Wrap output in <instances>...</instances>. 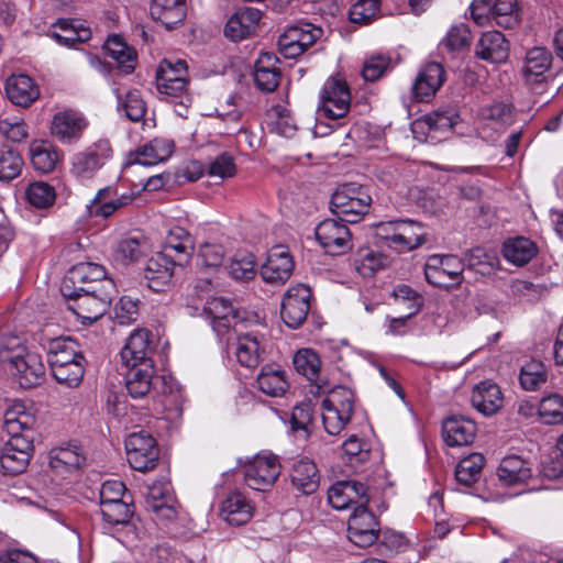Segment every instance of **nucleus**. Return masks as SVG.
I'll list each match as a JSON object with an SVG mask.
<instances>
[{
    "instance_id": "nucleus-16",
    "label": "nucleus",
    "mask_w": 563,
    "mask_h": 563,
    "mask_svg": "<svg viewBox=\"0 0 563 563\" xmlns=\"http://www.w3.org/2000/svg\"><path fill=\"white\" fill-rule=\"evenodd\" d=\"M112 156V148L108 140H99L86 150L74 154L70 172L81 179L91 178Z\"/></svg>"
},
{
    "instance_id": "nucleus-56",
    "label": "nucleus",
    "mask_w": 563,
    "mask_h": 563,
    "mask_svg": "<svg viewBox=\"0 0 563 563\" xmlns=\"http://www.w3.org/2000/svg\"><path fill=\"white\" fill-rule=\"evenodd\" d=\"M492 19L504 29H511L517 25L519 21L517 0H495Z\"/></svg>"
},
{
    "instance_id": "nucleus-31",
    "label": "nucleus",
    "mask_w": 563,
    "mask_h": 563,
    "mask_svg": "<svg viewBox=\"0 0 563 563\" xmlns=\"http://www.w3.org/2000/svg\"><path fill=\"white\" fill-rule=\"evenodd\" d=\"M5 92L15 106L29 107L40 97L38 86L25 74L12 75L7 79Z\"/></svg>"
},
{
    "instance_id": "nucleus-46",
    "label": "nucleus",
    "mask_w": 563,
    "mask_h": 563,
    "mask_svg": "<svg viewBox=\"0 0 563 563\" xmlns=\"http://www.w3.org/2000/svg\"><path fill=\"white\" fill-rule=\"evenodd\" d=\"M111 189L109 187L100 189L91 202L87 206L90 216L108 218L119 208L131 202L132 197L122 195L120 198L107 200Z\"/></svg>"
},
{
    "instance_id": "nucleus-42",
    "label": "nucleus",
    "mask_w": 563,
    "mask_h": 563,
    "mask_svg": "<svg viewBox=\"0 0 563 563\" xmlns=\"http://www.w3.org/2000/svg\"><path fill=\"white\" fill-rule=\"evenodd\" d=\"M460 121V115L454 107L440 108L413 123V128L427 129L431 132H449Z\"/></svg>"
},
{
    "instance_id": "nucleus-10",
    "label": "nucleus",
    "mask_w": 563,
    "mask_h": 563,
    "mask_svg": "<svg viewBox=\"0 0 563 563\" xmlns=\"http://www.w3.org/2000/svg\"><path fill=\"white\" fill-rule=\"evenodd\" d=\"M351 106L350 88L341 77H330L320 91L319 112L328 119L345 117Z\"/></svg>"
},
{
    "instance_id": "nucleus-2",
    "label": "nucleus",
    "mask_w": 563,
    "mask_h": 563,
    "mask_svg": "<svg viewBox=\"0 0 563 563\" xmlns=\"http://www.w3.org/2000/svg\"><path fill=\"white\" fill-rule=\"evenodd\" d=\"M0 362L16 377L23 388L38 385L45 375V365L41 355L29 351L16 338L8 339L1 345Z\"/></svg>"
},
{
    "instance_id": "nucleus-3",
    "label": "nucleus",
    "mask_w": 563,
    "mask_h": 563,
    "mask_svg": "<svg viewBox=\"0 0 563 563\" xmlns=\"http://www.w3.org/2000/svg\"><path fill=\"white\" fill-rule=\"evenodd\" d=\"M188 68L183 59L165 58L156 70V88L167 102L175 106V112L180 118H187L191 97L187 89Z\"/></svg>"
},
{
    "instance_id": "nucleus-52",
    "label": "nucleus",
    "mask_w": 563,
    "mask_h": 563,
    "mask_svg": "<svg viewBox=\"0 0 563 563\" xmlns=\"http://www.w3.org/2000/svg\"><path fill=\"white\" fill-rule=\"evenodd\" d=\"M118 99L119 112H124L125 117L132 122L141 121L146 112V106L139 90H130L123 99L118 89L114 90Z\"/></svg>"
},
{
    "instance_id": "nucleus-13",
    "label": "nucleus",
    "mask_w": 563,
    "mask_h": 563,
    "mask_svg": "<svg viewBox=\"0 0 563 563\" xmlns=\"http://www.w3.org/2000/svg\"><path fill=\"white\" fill-rule=\"evenodd\" d=\"M465 264L456 255L433 254L424 264V276L429 284L448 288L460 283Z\"/></svg>"
},
{
    "instance_id": "nucleus-12",
    "label": "nucleus",
    "mask_w": 563,
    "mask_h": 563,
    "mask_svg": "<svg viewBox=\"0 0 563 563\" xmlns=\"http://www.w3.org/2000/svg\"><path fill=\"white\" fill-rule=\"evenodd\" d=\"M323 34L321 27L300 22L291 25L278 38V48L285 58H296L305 53Z\"/></svg>"
},
{
    "instance_id": "nucleus-21",
    "label": "nucleus",
    "mask_w": 563,
    "mask_h": 563,
    "mask_svg": "<svg viewBox=\"0 0 563 563\" xmlns=\"http://www.w3.org/2000/svg\"><path fill=\"white\" fill-rule=\"evenodd\" d=\"M103 280H112L106 276L103 266L91 262L78 263L65 275L60 292L63 297H71L79 286L96 285L100 287Z\"/></svg>"
},
{
    "instance_id": "nucleus-43",
    "label": "nucleus",
    "mask_w": 563,
    "mask_h": 563,
    "mask_svg": "<svg viewBox=\"0 0 563 563\" xmlns=\"http://www.w3.org/2000/svg\"><path fill=\"white\" fill-rule=\"evenodd\" d=\"M174 142L164 137H156L145 144L137 153L134 163L152 166L170 157Z\"/></svg>"
},
{
    "instance_id": "nucleus-22",
    "label": "nucleus",
    "mask_w": 563,
    "mask_h": 563,
    "mask_svg": "<svg viewBox=\"0 0 563 563\" xmlns=\"http://www.w3.org/2000/svg\"><path fill=\"white\" fill-rule=\"evenodd\" d=\"M294 266L289 250L284 245H275L268 251L260 273L265 283L282 286L292 275Z\"/></svg>"
},
{
    "instance_id": "nucleus-28",
    "label": "nucleus",
    "mask_w": 563,
    "mask_h": 563,
    "mask_svg": "<svg viewBox=\"0 0 563 563\" xmlns=\"http://www.w3.org/2000/svg\"><path fill=\"white\" fill-rule=\"evenodd\" d=\"M477 432L476 423L464 416H452L443 421L442 435L449 446L472 444Z\"/></svg>"
},
{
    "instance_id": "nucleus-41",
    "label": "nucleus",
    "mask_w": 563,
    "mask_h": 563,
    "mask_svg": "<svg viewBox=\"0 0 563 563\" xmlns=\"http://www.w3.org/2000/svg\"><path fill=\"white\" fill-rule=\"evenodd\" d=\"M108 55L117 63L115 69L128 75L134 70L136 53L119 35H110L104 43Z\"/></svg>"
},
{
    "instance_id": "nucleus-40",
    "label": "nucleus",
    "mask_w": 563,
    "mask_h": 563,
    "mask_svg": "<svg viewBox=\"0 0 563 563\" xmlns=\"http://www.w3.org/2000/svg\"><path fill=\"white\" fill-rule=\"evenodd\" d=\"M529 463L518 455H509L501 460L498 468V479L505 486H512L526 483L531 477Z\"/></svg>"
},
{
    "instance_id": "nucleus-26",
    "label": "nucleus",
    "mask_w": 563,
    "mask_h": 563,
    "mask_svg": "<svg viewBox=\"0 0 563 563\" xmlns=\"http://www.w3.org/2000/svg\"><path fill=\"white\" fill-rule=\"evenodd\" d=\"M42 345L46 351L49 368L70 362H86L78 343L69 336L47 339Z\"/></svg>"
},
{
    "instance_id": "nucleus-50",
    "label": "nucleus",
    "mask_w": 563,
    "mask_h": 563,
    "mask_svg": "<svg viewBox=\"0 0 563 563\" xmlns=\"http://www.w3.org/2000/svg\"><path fill=\"white\" fill-rule=\"evenodd\" d=\"M255 256L250 252H238L227 265L228 274L236 279L246 282L252 279L256 274Z\"/></svg>"
},
{
    "instance_id": "nucleus-18",
    "label": "nucleus",
    "mask_w": 563,
    "mask_h": 563,
    "mask_svg": "<svg viewBox=\"0 0 563 563\" xmlns=\"http://www.w3.org/2000/svg\"><path fill=\"white\" fill-rule=\"evenodd\" d=\"M340 219H325L316 228V238L323 250L331 255H341L352 249V234Z\"/></svg>"
},
{
    "instance_id": "nucleus-61",
    "label": "nucleus",
    "mask_w": 563,
    "mask_h": 563,
    "mask_svg": "<svg viewBox=\"0 0 563 563\" xmlns=\"http://www.w3.org/2000/svg\"><path fill=\"white\" fill-rule=\"evenodd\" d=\"M539 416L547 424H556L563 421V397L552 394L542 398L539 405Z\"/></svg>"
},
{
    "instance_id": "nucleus-64",
    "label": "nucleus",
    "mask_w": 563,
    "mask_h": 563,
    "mask_svg": "<svg viewBox=\"0 0 563 563\" xmlns=\"http://www.w3.org/2000/svg\"><path fill=\"white\" fill-rule=\"evenodd\" d=\"M344 455L350 464H358L369 459V445L366 441L352 434L342 444Z\"/></svg>"
},
{
    "instance_id": "nucleus-60",
    "label": "nucleus",
    "mask_w": 563,
    "mask_h": 563,
    "mask_svg": "<svg viewBox=\"0 0 563 563\" xmlns=\"http://www.w3.org/2000/svg\"><path fill=\"white\" fill-rule=\"evenodd\" d=\"M466 266L481 274H489L498 264L495 253H489L483 247H474L465 255Z\"/></svg>"
},
{
    "instance_id": "nucleus-4",
    "label": "nucleus",
    "mask_w": 563,
    "mask_h": 563,
    "mask_svg": "<svg viewBox=\"0 0 563 563\" xmlns=\"http://www.w3.org/2000/svg\"><path fill=\"white\" fill-rule=\"evenodd\" d=\"M115 285L113 280H103L100 287L96 285L79 286L71 297H64L68 301V308L80 319L91 323L97 321L107 311L113 295Z\"/></svg>"
},
{
    "instance_id": "nucleus-36",
    "label": "nucleus",
    "mask_w": 563,
    "mask_h": 563,
    "mask_svg": "<svg viewBox=\"0 0 563 563\" xmlns=\"http://www.w3.org/2000/svg\"><path fill=\"white\" fill-rule=\"evenodd\" d=\"M86 461L80 445L67 443L49 451L48 463L56 472H71L78 470Z\"/></svg>"
},
{
    "instance_id": "nucleus-29",
    "label": "nucleus",
    "mask_w": 563,
    "mask_h": 563,
    "mask_svg": "<svg viewBox=\"0 0 563 563\" xmlns=\"http://www.w3.org/2000/svg\"><path fill=\"white\" fill-rule=\"evenodd\" d=\"M262 19V12L255 8H242L230 16L224 34L231 41H242L252 35Z\"/></svg>"
},
{
    "instance_id": "nucleus-14",
    "label": "nucleus",
    "mask_w": 563,
    "mask_h": 563,
    "mask_svg": "<svg viewBox=\"0 0 563 563\" xmlns=\"http://www.w3.org/2000/svg\"><path fill=\"white\" fill-rule=\"evenodd\" d=\"M328 501L336 510L354 509L373 501V492L357 481H339L328 489Z\"/></svg>"
},
{
    "instance_id": "nucleus-8",
    "label": "nucleus",
    "mask_w": 563,
    "mask_h": 563,
    "mask_svg": "<svg viewBox=\"0 0 563 563\" xmlns=\"http://www.w3.org/2000/svg\"><path fill=\"white\" fill-rule=\"evenodd\" d=\"M205 312L210 319L211 327L219 341H229L243 328V321L238 311H234L229 299L214 297L206 302Z\"/></svg>"
},
{
    "instance_id": "nucleus-20",
    "label": "nucleus",
    "mask_w": 563,
    "mask_h": 563,
    "mask_svg": "<svg viewBox=\"0 0 563 563\" xmlns=\"http://www.w3.org/2000/svg\"><path fill=\"white\" fill-rule=\"evenodd\" d=\"M146 506L161 521H173L178 517L177 501L172 485L165 477L148 486Z\"/></svg>"
},
{
    "instance_id": "nucleus-38",
    "label": "nucleus",
    "mask_w": 563,
    "mask_h": 563,
    "mask_svg": "<svg viewBox=\"0 0 563 563\" xmlns=\"http://www.w3.org/2000/svg\"><path fill=\"white\" fill-rule=\"evenodd\" d=\"M151 15L166 29H173L186 18L185 0H152Z\"/></svg>"
},
{
    "instance_id": "nucleus-58",
    "label": "nucleus",
    "mask_w": 563,
    "mask_h": 563,
    "mask_svg": "<svg viewBox=\"0 0 563 563\" xmlns=\"http://www.w3.org/2000/svg\"><path fill=\"white\" fill-rule=\"evenodd\" d=\"M520 385L526 390H536L547 380V373L543 363L530 361L526 363L519 375Z\"/></svg>"
},
{
    "instance_id": "nucleus-57",
    "label": "nucleus",
    "mask_w": 563,
    "mask_h": 563,
    "mask_svg": "<svg viewBox=\"0 0 563 563\" xmlns=\"http://www.w3.org/2000/svg\"><path fill=\"white\" fill-rule=\"evenodd\" d=\"M26 199L31 206L37 209L51 207L56 199L54 187L44 181H35L27 186Z\"/></svg>"
},
{
    "instance_id": "nucleus-27",
    "label": "nucleus",
    "mask_w": 563,
    "mask_h": 563,
    "mask_svg": "<svg viewBox=\"0 0 563 563\" xmlns=\"http://www.w3.org/2000/svg\"><path fill=\"white\" fill-rule=\"evenodd\" d=\"M552 64V54L544 47H533L529 49L525 57L522 76L528 86L536 89L547 79V73Z\"/></svg>"
},
{
    "instance_id": "nucleus-23",
    "label": "nucleus",
    "mask_w": 563,
    "mask_h": 563,
    "mask_svg": "<svg viewBox=\"0 0 563 563\" xmlns=\"http://www.w3.org/2000/svg\"><path fill=\"white\" fill-rule=\"evenodd\" d=\"M445 80L444 67L435 62L426 64L412 84V97L418 102L429 101L434 97Z\"/></svg>"
},
{
    "instance_id": "nucleus-11",
    "label": "nucleus",
    "mask_w": 563,
    "mask_h": 563,
    "mask_svg": "<svg viewBox=\"0 0 563 563\" xmlns=\"http://www.w3.org/2000/svg\"><path fill=\"white\" fill-rule=\"evenodd\" d=\"M126 459L130 466L139 472L153 470L158 461L155 439L146 431L131 433L125 440Z\"/></svg>"
},
{
    "instance_id": "nucleus-35",
    "label": "nucleus",
    "mask_w": 563,
    "mask_h": 563,
    "mask_svg": "<svg viewBox=\"0 0 563 563\" xmlns=\"http://www.w3.org/2000/svg\"><path fill=\"white\" fill-rule=\"evenodd\" d=\"M290 481L297 492L303 495L313 494L320 482L319 472L313 461L307 457L297 460L291 467Z\"/></svg>"
},
{
    "instance_id": "nucleus-15",
    "label": "nucleus",
    "mask_w": 563,
    "mask_h": 563,
    "mask_svg": "<svg viewBox=\"0 0 563 563\" xmlns=\"http://www.w3.org/2000/svg\"><path fill=\"white\" fill-rule=\"evenodd\" d=\"M264 336L256 332H243V328H239L232 340L221 341L225 344L228 354H234L236 361L244 367L254 368L258 365L262 354Z\"/></svg>"
},
{
    "instance_id": "nucleus-34",
    "label": "nucleus",
    "mask_w": 563,
    "mask_h": 563,
    "mask_svg": "<svg viewBox=\"0 0 563 563\" xmlns=\"http://www.w3.org/2000/svg\"><path fill=\"white\" fill-rule=\"evenodd\" d=\"M254 507L241 492H231L223 499L220 515L229 525L242 526L250 521Z\"/></svg>"
},
{
    "instance_id": "nucleus-32",
    "label": "nucleus",
    "mask_w": 563,
    "mask_h": 563,
    "mask_svg": "<svg viewBox=\"0 0 563 563\" xmlns=\"http://www.w3.org/2000/svg\"><path fill=\"white\" fill-rule=\"evenodd\" d=\"M278 58L274 53H262L255 62L254 81L263 92H273L280 81Z\"/></svg>"
},
{
    "instance_id": "nucleus-48",
    "label": "nucleus",
    "mask_w": 563,
    "mask_h": 563,
    "mask_svg": "<svg viewBox=\"0 0 563 563\" xmlns=\"http://www.w3.org/2000/svg\"><path fill=\"white\" fill-rule=\"evenodd\" d=\"M485 459L481 453H472L462 459L455 468L457 483L471 486L479 479Z\"/></svg>"
},
{
    "instance_id": "nucleus-39",
    "label": "nucleus",
    "mask_w": 563,
    "mask_h": 563,
    "mask_svg": "<svg viewBox=\"0 0 563 563\" xmlns=\"http://www.w3.org/2000/svg\"><path fill=\"white\" fill-rule=\"evenodd\" d=\"M256 384L263 394L271 397L283 396L289 387L285 372L276 364L263 366L257 375Z\"/></svg>"
},
{
    "instance_id": "nucleus-6",
    "label": "nucleus",
    "mask_w": 563,
    "mask_h": 563,
    "mask_svg": "<svg viewBox=\"0 0 563 563\" xmlns=\"http://www.w3.org/2000/svg\"><path fill=\"white\" fill-rule=\"evenodd\" d=\"M355 408L354 393L346 387L336 386L321 402V418L324 431L338 435L351 420Z\"/></svg>"
},
{
    "instance_id": "nucleus-24",
    "label": "nucleus",
    "mask_w": 563,
    "mask_h": 563,
    "mask_svg": "<svg viewBox=\"0 0 563 563\" xmlns=\"http://www.w3.org/2000/svg\"><path fill=\"white\" fill-rule=\"evenodd\" d=\"M175 265L178 263L170 254L156 253L146 263L144 279L150 289L155 292L163 291L169 285Z\"/></svg>"
},
{
    "instance_id": "nucleus-33",
    "label": "nucleus",
    "mask_w": 563,
    "mask_h": 563,
    "mask_svg": "<svg viewBox=\"0 0 563 563\" xmlns=\"http://www.w3.org/2000/svg\"><path fill=\"white\" fill-rule=\"evenodd\" d=\"M471 400L473 407L484 416L495 415L504 402L499 386L490 380L477 384L472 391Z\"/></svg>"
},
{
    "instance_id": "nucleus-49",
    "label": "nucleus",
    "mask_w": 563,
    "mask_h": 563,
    "mask_svg": "<svg viewBox=\"0 0 563 563\" xmlns=\"http://www.w3.org/2000/svg\"><path fill=\"white\" fill-rule=\"evenodd\" d=\"M24 166L18 150L8 145L0 146V181L9 183L20 176Z\"/></svg>"
},
{
    "instance_id": "nucleus-45",
    "label": "nucleus",
    "mask_w": 563,
    "mask_h": 563,
    "mask_svg": "<svg viewBox=\"0 0 563 563\" xmlns=\"http://www.w3.org/2000/svg\"><path fill=\"white\" fill-rule=\"evenodd\" d=\"M537 254L536 244L522 236L509 239L504 243L503 255L505 260L516 266L530 262Z\"/></svg>"
},
{
    "instance_id": "nucleus-30",
    "label": "nucleus",
    "mask_w": 563,
    "mask_h": 563,
    "mask_svg": "<svg viewBox=\"0 0 563 563\" xmlns=\"http://www.w3.org/2000/svg\"><path fill=\"white\" fill-rule=\"evenodd\" d=\"M475 55L489 63H504L509 56V42L498 31L485 32L476 44Z\"/></svg>"
},
{
    "instance_id": "nucleus-47",
    "label": "nucleus",
    "mask_w": 563,
    "mask_h": 563,
    "mask_svg": "<svg viewBox=\"0 0 563 563\" xmlns=\"http://www.w3.org/2000/svg\"><path fill=\"white\" fill-rule=\"evenodd\" d=\"M31 162L34 168L41 173H51L54 170L59 154L57 150L48 142L35 141L30 146Z\"/></svg>"
},
{
    "instance_id": "nucleus-17",
    "label": "nucleus",
    "mask_w": 563,
    "mask_h": 563,
    "mask_svg": "<svg viewBox=\"0 0 563 563\" xmlns=\"http://www.w3.org/2000/svg\"><path fill=\"white\" fill-rule=\"evenodd\" d=\"M347 537L357 547L372 545L379 539L378 521L368 505L354 507L347 521Z\"/></svg>"
},
{
    "instance_id": "nucleus-37",
    "label": "nucleus",
    "mask_w": 563,
    "mask_h": 563,
    "mask_svg": "<svg viewBox=\"0 0 563 563\" xmlns=\"http://www.w3.org/2000/svg\"><path fill=\"white\" fill-rule=\"evenodd\" d=\"M192 250L194 240L185 228L175 225L168 230L162 253L170 254L172 258L181 265L187 262Z\"/></svg>"
},
{
    "instance_id": "nucleus-7",
    "label": "nucleus",
    "mask_w": 563,
    "mask_h": 563,
    "mask_svg": "<svg viewBox=\"0 0 563 563\" xmlns=\"http://www.w3.org/2000/svg\"><path fill=\"white\" fill-rule=\"evenodd\" d=\"M371 202L372 198L364 187L349 184L334 191L330 208L342 222L356 223L366 214Z\"/></svg>"
},
{
    "instance_id": "nucleus-1",
    "label": "nucleus",
    "mask_w": 563,
    "mask_h": 563,
    "mask_svg": "<svg viewBox=\"0 0 563 563\" xmlns=\"http://www.w3.org/2000/svg\"><path fill=\"white\" fill-rule=\"evenodd\" d=\"M153 335L146 329L133 331L120 352L125 367V388L130 397L141 399L152 394L159 396L156 409L162 418L175 421L183 415L184 395L172 376H155Z\"/></svg>"
},
{
    "instance_id": "nucleus-5",
    "label": "nucleus",
    "mask_w": 563,
    "mask_h": 563,
    "mask_svg": "<svg viewBox=\"0 0 563 563\" xmlns=\"http://www.w3.org/2000/svg\"><path fill=\"white\" fill-rule=\"evenodd\" d=\"M375 235L398 253L412 251L427 241L423 227L412 220L379 222L375 225Z\"/></svg>"
},
{
    "instance_id": "nucleus-19",
    "label": "nucleus",
    "mask_w": 563,
    "mask_h": 563,
    "mask_svg": "<svg viewBox=\"0 0 563 563\" xmlns=\"http://www.w3.org/2000/svg\"><path fill=\"white\" fill-rule=\"evenodd\" d=\"M310 298V288L303 284H298L287 290L282 301L280 316L288 328L297 329L307 319Z\"/></svg>"
},
{
    "instance_id": "nucleus-51",
    "label": "nucleus",
    "mask_w": 563,
    "mask_h": 563,
    "mask_svg": "<svg viewBox=\"0 0 563 563\" xmlns=\"http://www.w3.org/2000/svg\"><path fill=\"white\" fill-rule=\"evenodd\" d=\"M57 26L62 33L53 32L51 36L59 44L66 47H74L76 43H82L90 38L89 29H78L74 21L59 20Z\"/></svg>"
},
{
    "instance_id": "nucleus-55",
    "label": "nucleus",
    "mask_w": 563,
    "mask_h": 563,
    "mask_svg": "<svg viewBox=\"0 0 563 563\" xmlns=\"http://www.w3.org/2000/svg\"><path fill=\"white\" fill-rule=\"evenodd\" d=\"M100 515L110 527L124 526L130 522L133 509L126 500H123L100 505Z\"/></svg>"
},
{
    "instance_id": "nucleus-53",
    "label": "nucleus",
    "mask_w": 563,
    "mask_h": 563,
    "mask_svg": "<svg viewBox=\"0 0 563 563\" xmlns=\"http://www.w3.org/2000/svg\"><path fill=\"white\" fill-rule=\"evenodd\" d=\"M295 369L309 380H317L321 367L319 355L311 349L299 350L292 360Z\"/></svg>"
},
{
    "instance_id": "nucleus-59",
    "label": "nucleus",
    "mask_w": 563,
    "mask_h": 563,
    "mask_svg": "<svg viewBox=\"0 0 563 563\" xmlns=\"http://www.w3.org/2000/svg\"><path fill=\"white\" fill-rule=\"evenodd\" d=\"M379 8V0H357L350 8L349 19L355 24H368L378 16Z\"/></svg>"
},
{
    "instance_id": "nucleus-44",
    "label": "nucleus",
    "mask_w": 563,
    "mask_h": 563,
    "mask_svg": "<svg viewBox=\"0 0 563 563\" xmlns=\"http://www.w3.org/2000/svg\"><path fill=\"white\" fill-rule=\"evenodd\" d=\"M512 118V108L503 101L485 103L477 109L476 120L495 130L505 128Z\"/></svg>"
},
{
    "instance_id": "nucleus-62",
    "label": "nucleus",
    "mask_w": 563,
    "mask_h": 563,
    "mask_svg": "<svg viewBox=\"0 0 563 563\" xmlns=\"http://www.w3.org/2000/svg\"><path fill=\"white\" fill-rule=\"evenodd\" d=\"M395 301L400 306L409 316L417 314L422 305L423 298L416 290L407 285H399L394 290Z\"/></svg>"
},
{
    "instance_id": "nucleus-63",
    "label": "nucleus",
    "mask_w": 563,
    "mask_h": 563,
    "mask_svg": "<svg viewBox=\"0 0 563 563\" xmlns=\"http://www.w3.org/2000/svg\"><path fill=\"white\" fill-rule=\"evenodd\" d=\"M236 173V164L234 157L229 152H223L210 159L208 164V175L221 180L231 178Z\"/></svg>"
},
{
    "instance_id": "nucleus-25",
    "label": "nucleus",
    "mask_w": 563,
    "mask_h": 563,
    "mask_svg": "<svg viewBox=\"0 0 563 563\" xmlns=\"http://www.w3.org/2000/svg\"><path fill=\"white\" fill-rule=\"evenodd\" d=\"M87 126L85 118L77 111L57 112L51 123V133L59 142L70 144L78 141Z\"/></svg>"
},
{
    "instance_id": "nucleus-9",
    "label": "nucleus",
    "mask_w": 563,
    "mask_h": 563,
    "mask_svg": "<svg viewBox=\"0 0 563 563\" xmlns=\"http://www.w3.org/2000/svg\"><path fill=\"white\" fill-rule=\"evenodd\" d=\"M282 466L274 454H257L243 468L244 482L253 490L268 492L280 475Z\"/></svg>"
},
{
    "instance_id": "nucleus-54",
    "label": "nucleus",
    "mask_w": 563,
    "mask_h": 563,
    "mask_svg": "<svg viewBox=\"0 0 563 563\" xmlns=\"http://www.w3.org/2000/svg\"><path fill=\"white\" fill-rule=\"evenodd\" d=\"M86 362H70L62 366L51 368L54 379L68 388H76L80 385L85 375Z\"/></svg>"
}]
</instances>
